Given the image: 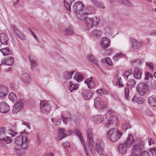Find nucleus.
Returning a JSON list of instances; mask_svg holds the SVG:
<instances>
[{
	"mask_svg": "<svg viewBox=\"0 0 156 156\" xmlns=\"http://www.w3.org/2000/svg\"><path fill=\"white\" fill-rule=\"evenodd\" d=\"M23 133L20 136L16 137L14 139L15 144L18 146H21L22 149H26L28 147V140L26 135Z\"/></svg>",
	"mask_w": 156,
	"mask_h": 156,
	"instance_id": "f257e3e1",
	"label": "nucleus"
},
{
	"mask_svg": "<svg viewBox=\"0 0 156 156\" xmlns=\"http://www.w3.org/2000/svg\"><path fill=\"white\" fill-rule=\"evenodd\" d=\"M122 135V133L117 129L112 128L108 132L107 134V137L112 142H115Z\"/></svg>",
	"mask_w": 156,
	"mask_h": 156,
	"instance_id": "f03ea898",
	"label": "nucleus"
},
{
	"mask_svg": "<svg viewBox=\"0 0 156 156\" xmlns=\"http://www.w3.org/2000/svg\"><path fill=\"white\" fill-rule=\"evenodd\" d=\"M113 112L109 111L106 114L105 118L108 122L105 125L106 127H108L111 124L116 123L117 122L116 118L113 115Z\"/></svg>",
	"mask_w": 156,
	"mask_h": 156,
	"instance_id": "7ed1b4c3",
	"label": "nucleus"
},
{
	"mask_svg": "<svg viewBox=\"0 0 156 156\" xmlns=\"http://www.w3.org/2000/svg\"><path fill=\"white\" fill-rule=\"evenodd\" d=\"M99 20V18L96 16L92 18H87L86 21V24L88 29H90L92 26H97Z\"/></svg>",
	"mask_w": 156,
	"mask_h": 156,
	"instance_id": "20e7f679",
	"label": "nucleus"
},
{
	"mask_svg": "<svg viewBox=\"0 0 156 156\" xmlns=\"http://www.w3.org/2000/svg\"><path fill=\"white\" fill-rule=\"evenodd\" d=\"M41 111L44 114L48 113L51 110V107L46 101L43 100L41 101L40 103Z\"/></svg>",
	"mask_w": 156,
	"mask_h": 156,
	"instance_id": "39448f33",
	"label": "nucleus"
},
{
	"mask_svg": "<svg viewBox=\"0 0 156 156\" xmlns=\"http://www.w3.org/2000/svg\"><path fill=\"white\" fill-rule=\"evenodd\" d=\"M136 89L138 93L140 95L143 96L147 91V85L144 83H140L137 86Z\"/></svg>",
	"mask_w": 156,
	"mask_h": 156,
	"instance_id": "423d86ee",
	"label": "nucleus"
},
{
	"mask_svg": "<svg viewBox=\"0 0 156 156\" xmlns=\"http://www.w3.org/2000/svg\"><path fill=\"white\" fill-rule=\"evenodd\" d=\"M94 105L96 108L103 109L106 106V103L105 102L101 101L99 98L97 97L94 99Z\"/></svg>",
	"mask_w": 156,
	"mask_h": 156,
	"instance_id": "0eeeda50",
	"label": "nucleus"
},
{
	"mask_svg": "<svg viewBox=\"0 0 156 156\" xmlns=\"http://www.w3.org/2000/svg\"><path fill=\"white\" fill-rule=\"evenodd\" d=\"M142 149L138 145H134L132 149V155L133 156H140Z\"/></svg>",
	"mask_w": 156,
	"mask_h": 156,
	"instance_id": "6e6552de",
	"label": "nucleus"
},
{
	"mask_svg": "<svg viewBox=\"0 0 156 156\" xmlns=\"http://www.w3.org/2000/svg\"><path fill=\"white\" fill-rule=\"evenodd\" d=\"M9 105L5 101H2L0 103V112L5 113L7 112L9 110Z\"/></svg>",
	"mask_w": 156,
	"mask_h": 156,
	"instance_id": "1a4fd4ad",
	"label": "nucleus"
},
{
	"mask_svg": "<svg viewBox=\"0 0 156 156\" xmlns=\"http://www.w3.org/2000/svg\"><path fill=\"white\" fill-rule=\"evenodd\" d=\"M94 92L90 90H85L82 92L83 97L86 100L90 99L92 96Z\"/></svg>",
	"mask_w": 156,
	"mask_h": 156,
	"instance_id": "9d476101",
	"label": "nucleus"
},
{
	"mask_svg": "<svg viewBox=\"0 0 156 156\" xmlns=\"http://www.w3.org/2000/svg\"><path fill=\"white\" fill-rule=\"evenodd\" d=\"M23 102L22 100H20L16 102L14 105L12 110L13 113L16 114L20 110L22 106Z\"/></svg>",
	"mask_w": 156,
	"mask_h": 156,
	"instance_id": "9b49d317",
	"label": "nucleus"
},
{
	"mask_svg": "<svg viewBox=\"0 0 156 156\" xmlns=\"http://www.w3.org/2000/svg\"><path fill=\"white\" fill-rule=\"evenodd\" d=\"M84 6L83 3L80 2H78L75 3L73 5V10L74 11L76 14L77 13H80L79 11L83 9Z\"/></svg>",
	"mask_w": 156,
	"mask_h": 156,
	"instance_id": "f8f14e48",
	"label": "nucleus"
},
{
	"mask_svg": "<svg viewBox=\"0 0 156 156\" xmlns=\"http://www.w3.org/2000/svg\"><path fill=\"white\" fill-rule=\"evenodd\" d=\"M131 45L132 48L135 49H138L143 45V43L133 39L131 40Z\"/></svg>",
	"mask_w": 156,
	"mask_h": 156,
	"instance_id": "ddd939ff",
	"label": "nucleus"
},
{
	"mask_svg": "<svg viewBox=\"0 0 156 156\" xmlns=\"http://www.w3.org/2000/svg\"><path fill=\"white\" fill-rule=\"evenodd\" d=\"M101 43L102 47L104 48H106L110 46V40L108 38L104 37L101 39Z\"/></svg>",
	"mask_w": 156,
	"mask_h": 156,
	"instance_id": "4468645a",
	"label": "nucleus"
},
{
	"mask_svg": "<svg viewBox=\"0 0 156 156\" xmlns=\"http://www.w3.org/2000/svg\"><path fill=\"white\" fill-rule=\"evenodd\" d=\"M134 141V139L133 136L131 134H129L128 136L125 139L124 141V144L127 147H131L133 144V142Z\"/></svg>",
	"mask_w": 156,
	"mask_h": 156,
	"instance_id": "2eb2a0df",
	"label": "nucleus"
},
{
	"mask_svg": "<svg viewBox=\"0 0 156 156\" xmlns=\"http://www.w3.org/2000/svg\"><path fill=\"white\" fill-rule=\"evenodd\" d=\"M96 151L101 156H107L105 154L103 148L100 144H97L96 145Z\"/></svg>",
	"mask_w": 156,
	"mask_h": 156,
	"instance_id": "dca6fc26",
	"label": "nucleus"
},
{
	"mask_svg": "<svg viewBox=\"0 0 156 156\" xmlns=\"http://www.w3.org/2000/svg\"><path fill=\"white\" fill-rule=\"evenodd\" d=\"M9 38L7 35L4 33L0 34V42L2 44L7 45Z\"/></svg>",
	"mask_w": 156,
	"mask_h": 156,
	"instance_id": "f3484780",
	"label": "nucleus"
},
{
	"mask_svg": "<svg viewBox=\"0 0 156 156\" xmlns=\"http://www.w3.org/2000/svg\"><path fill=\"white\" fill-rule=\"evenodd\" d=\"M22 79L24 82L27 84L30 83L31 80L30 76L27 73L22 74Z\"/></svg>",
	"mask_w": 156,
	"mask_h": 156,
	"instance_id": "a211bd4d",
	"label": "nucleus"
},
{
	"mask_svg": "<svg viewBox=\"0 0 156 156\" xmlns=\"http://www.w3.org/2000/svg\"><path fill=\"white\" fill-rule=\"evenodd\" d=\"M80 140L81 141V144L83 145L85 150L87 156H91L90 153L91 152H92V151L90 148L89 147V146L87 145V144L86 145L85 144H84V141L83 140V138H81V139Z\"/></svg>",
	"mask_w": 156,
	"mask_h": 156,
	"instance_id": "6ab92c4d",
	"label": "nucleus"
},
{
	"mask_svg": "<svg viewBox=\"0 0 156 156\" xmlns=\"http://www.w3.org/2000/svg\"><path fill=\"white\" fill-rule=\"evenodd\" d=\"M87 58L88 60L95 65L98 66V61L97 59L95 58L92 54H89L87 55Z\"/></svg>",
	"mask_w": 156,
	"mask_h": 156,
	"instance_id": "aec40b11",
	"label": "nucleus"
},
{
	"mask_svg": "<svg viewBox=\"0 0 156 156\" xmlns=\"http://www.w3.org/2000/svg\"><path fill=\"white\" fill-rule=\"evenodd\" d=\"M149 104L152 106H156V96L152 95L149 98L148 100Z\"/></svg>",
	"mask_w": 156,
	"mask_h": 156,
	"instance_id": "412c9836",
	"label": "nucleus"
},
{
	"mask_svg": "<svg viewBox=\"0 0 156 156\" xmlns=\"http://www.w3.org/2000/svg\"><path fill=\"white\" fill-rule=\"evenodd\" d=\"M87 134L89 140L90 142V144L92 145V143H94L93 137L92 134V131L91 129H88L87 130ZM88 144H90L88 143Z\"/></svg>",
	"mask_w": 156,
	"mask_h": 156,
	"instance_id": "4be33fe9",
	"label": "nucleus"
},
{
	"mask_svg": "<svg viewBox=\"0 0 156 156\" xmlns=\"http://www.w3.org/2000/svg\"><path fill=\"white\" fill-rule=\"evenodd\" d=\"M127 146L125 144H121L119 146L118 150L119 152L122 154H125L127 150Z\"/></svg>",
	"mask_w": 156,
	"mask_h": 156,
	"instance_id": "5701e85b",
	"label": "nucleus"
},
{
	"mask_svg": "<svg viewBox=\"0 0 156 156\" xmlns=\"http://www.w3.org/2000/svg\"><path fill=\"white\" fill-rule=\"evenodd\" d=\"M88 14L86 12L83 13L81 14L80 13H77L76 16L77 17L81 20L84 21L87 19V18Z\"/></svg>",
	"mask_w": 156,
	"mask_h": 156,
	"instance_id": "b1692460",
	"label": "nucleus"
},
{
	"mask_svg": "<svg viewBox=\"0 0 156 156\" xmlns=\"http://www.w3.org/2000/svg\"><path fill=\"white\" fill-rule=\"evenodd\" d=\"M14 62V59L12 57H10L8 59H3L1 62V64H5L7 65L11 66L12 65Z\"/></svg>",
	"mask_w": 156,
	"mask_h": 156,
	"instance_id": "393cba45",
	"label": "nucleus"
},
{
	"mask_svg": "<svg viewBox=\"0 0 156 156\" xmlns=\"http://www.w3.org/2000/svg\"><path fill=\"white\" fill-rule=\"evenodd\" d=\"M60 134L59 136L57 138L58 140H61L63 138L67 136L66 132L64 130L63 128H61L60 129Z\"/></svg>",
	"mask_w": 156,
	"mask_h": 156,
	"instance_id": "a878e982",
	"label": "nucleus"
},
{
	"mask_svg": "<svg viewBox=\"0 0 156 156\" xmlns=\"http://www.w3.org/2000/svg\"><path fill=\"white\" fill-rule=\"evenodd\" d=\"M85 83L87 84L88 87L89 88H92L94 87V83L91 78L86 79L85 80Z\"/></svg>",
	"mask_w": 156,
	"mask_h": 156,
	"instance_id": "bb28decb",
	"label": "nucleus"
},
{
	"mask_svg": "<svg viewBox=\"0 0 156 156\" xmlns=\"http://www.w3.org/2000/svg\"><path fill=\"white\" fill-rule=\"evenodd\" d=\"M70 84L69 89L71 92L74 90H76L79 87V85L78 83L74 84L70 82Z\"/></svg>",
	"mask_w": 156,
	"mask_h": 156,
	"instance_id": "cd10ccee",
	"label": "nucleus"
},
{
	"mask_svg": "<svg viewBox=\"0 0 156 156\" xmlns=\"http://www.w3.org/2000/svg\"><path fill=\"white\" fill-rule=\"evenodd\" d=\"M0 139L1 140L5 142L7 144L10 143L12 141L11 138L10 137L5 135L1 137Z\"/></svg>",
	"mask_w": 156,
	"mask_h": 156,
	"instance_id": "c85d7f7f",
	"label": "nucleus"
},
{
	"mask_svg": "<svg viewBox=\"0 0 156 156\" xmlns=\"http://www.w3.org/2000/svg\"><path fill=\"white\" fill-rule=\"evenodd\" d=\"M0 51L3 53V55L5 56L9 55L11 54V51L7 47L5 48L1 49L0 50Z\"/></svg>",
	"mask_w": 156,
	"mask_h": 156,
	"instance_id": "c756f323",
	"label": "nucleus"
},
{
	"mask_svg": "<svg viewBox=\"0 0 156 156\" xmlns=\"http://www.w3.org/2000/svg\"><path fill=\"white\" fill-rule=\"evenodd\" d=\"M73 29L70 27L66 28L65 30V35L67 36L72 35L73 33Z\"/></svg>",
	"mask_w": 156,
	"mask_h": 156,
	"instance_id": "7c9ffc66",
	"label": "nucleus"
},
{
	"mask_svg": "<svg viewBox=\"0 0 156 156\" xmlns=\"http://www.w3.org/2000/svg\"><path fill=\"white\" fill-rule=\"evenodd\" d=\"M94 121L97 123H100L104 120V117L101 115H98L95 116L94 118Z\"/></svg>",
	"mask_w": 156,
	"mask_h": 156,
	"instance_id": "2f4dec72",
	"label": "nucleus"
},
{
	"mask_svg": "<svg viewBox=\"0 0 156 156\" xmlns=\"http://www.w3.org/2000/svg\"><path fill=\"white\" fill-rule=\"evenodd\" d=\"M72 3V1H68L66 0H64V6L67 10L70 12V5Z\"/></svg>",
	"mask_w": 156,
	"mask_h": 156,
	"instance_id": "473e14b6",
	"label": "nucleus"
},
{
	"mask_svg": "<svg viewBox=\"0 0 156 156\" xmlns=\"http://www.w3.org/2000/svg\"><path fill=\"white\" fill-rule=\"evenodd\" d=\"M98 94L102 96L104 94H107L108 93V91L105 89H99L97 90Z\"/></svg>",
	"mask_w": 156,
	"mask_h": 156,
	"instance_id": "72a5a7b5",
	"label": "nucleus"
},
{
	"mask_svg": "<svg viewBox=\"0 0 156 156\" xmlns=\"http://www.w3.org/2000/svg\"><path fill=\"white\" fill-rule=\"evenodd\" d=\"M74 79L78 82H80L82 81L83 77L81 74L76 73L74 77Z\"/></svg>",
	"mask_w": 156,
	"mask_h": 156,
	"instance_id": "f704fd0d",
	"label": "nucleus"
},
{
	"mask_svg": "<svg viewBox=\"0 0 156 156\" xmlns=\"http://www.w3.org/2000/svg\"><path fill=\"white\" fill-rule=\"evenodd\" d=\"M142 73L140 70L138 69L135 70L134 74V77L136 79H139L141 77Z\"/></svg>",
	"mask_w": 156,
	"mask_h": 156,
	"instance_id": "c9c22d12",
	"label": "nucleus"
},
{
	"mask_svg": "<svg viewBox=\"0 0 156 156\" xmlns=\"http://www.w3.org/2000/svg\"><path fill=\"white\" fill-rule=\"evenodd\" d=\"M92 1L96 6L102 9L104 8V5L102 3L99 2L97 0H92Z\"/></svg>",
	"mask_w": 156,
	"mask_h": 156,
	"instance_id": "e433bc0d",
	"label": "nucleus"
},
{
	"mask_svg": "<svg viewBox=\"0 0 156 156\" xmlns=\"http://www.w3.org/2000/svg\"><path fill=\"white\" fill-rule=\"evenodd\" d=\"M125 56V55H124L121 53H118L114 56L113 59L115 61H117L119 58Z\"/></svg>",
	"mask_w": 156,
	"mask_h": 156,
	"instance_id": "4c0bfd02",
	"label": "nucleus"
},
{
	"mask_svg": "<svg viewBox=\"0 0 156 156\" xmlns=\"http://www.w3.org/2000/svg\"><path fill=\"white\" fill-rule=\"evenodd\" d=\"M9 99L12 102H14L16 100L17 98L13 93H10L9 95Z\"/></svg>",
	"mask_w": 156,
	"mask_h": 156,
	"instance_id": "58836bf2",
	"label": "nucleus"
},
{
	"mask_svg": "<svg viewBox=\"0 0 156 156\" xmlns=\"http://www.w3.org/2000/svg\"><path fill=\"white\" fill-rule=\"evenodd\" d=\"M136 83L134 80L131 79L128 82L127 85L131 87V88H132L135 87Z\"/></svg>",
	"mask_w": 156,
	"mask_h": 156,
	"instance_id": "ea45409f",
	"label": "nucleus"
},
{
	"mask_svg": "<svg viewBox=\"0 0 156 156\" xmlns=\"http://www.w3.org/2000/svg\"><path fill=\"white\" fill-rule=\"evenodd\" d=\"M92 33L97 37H100L101 35V32L98 30H94L92 32Z\"/></svg>",
	"mask_w": 156,
	"mask_h": 156,
	"instance_id": "a19ab883",
	"label": "nucleus"
},
{
	"mask_svg": "<svg viewBox=\"0 0 156 156\" xmlns=\"http://www.w3.org/2000/svg\"><path fill=\"white\" fill-rule=\"evenodd\" d=\"M119 2L122 3L127 6H129L131 4V2L128 0H118Z\"/></svg>",
	"mask_w": 156,
	"mask_h": 156,
	"instance_id": "79ce46f5",
	"label": "nucleus"
},
{
	"mask_svg": "<svg viewBox=\"0 0 156 156\" xmlns=\"http://www.w3.org/2000/svg\"><path fill=\"white\" fill-rule=\"evenodd\" d=\"M4 92H1V89H0V97L4 98L8 94L7 90L6 88H3Z\"/></svg>",
	"mask_w": 156,
	"mask_h": 156,
	"instance_id": "37998d69",
	"label": "nucleus"
},
{
	"mask_svg": "<svg viewBox=\"0 0 156 156\" xmlns=\"http://www.w3.org/2000/svg\"><path fill=\"white\" fill-rule=\"evenodd\" d=\"M129 90L128 87H125V95L126 99L129 100L128 98L129 97Z\"/></svg>",
	"mask_w": 156,
	"mask_h": 156,
	"instance_id": "c03bdc74",
	"label": "nucleus"
},
{
	"mask_svg": "<svg viewBox=\"0 0 156 156\" xmlns=\"http://www.w3.org/2000/svg\"><path fill=\"white\" fill-rule=\"evenodd\" d=\"M30 62L31 63V69L32 70H33L34 68L36 66L37 64L35 61L33 60L30 59Z\"/></svg>",
	"mask_w": 156,
	"mask_h": 156,
	"instance_id": "a18cd8bd",
	"label": "nucleus"
},
{
	"mask_svg": "<svg viewBox=\"0 0 156 156\" xmlns=\"http://www.w3.org/2000/svg\"><path fill=\"white\" fill-rule=\"evenodd\" d=\"M62 117L63 122L65 124H66L68 121H70L71 119L70 118H66L63 116V115H62Z\"/></svg>",
	"mask_w": 156,
	"mask_h": 156,
	"instance_id": "49530a36",
	"label": "nucleus"
},
{
	"mask_svg": "<svg viewBox=\"0 0 156 156\" xmlns=\"http://www.w3.org/2000/svg\"><path fill=\"white\" fill-rule=\"evenodd\" d=\"M74 71H72L71 72H66V78L68 79H70L71 78V77L74 73Z\"/></svg>",
	"mask_w": 156,
	"mask_h": 156,
	"instance_id": "de8ad7c7",
	"label": "nucleus"
},
{
	"mask_svg": "<svg viewBox=\"0 0 156 156\" xmlns=\"http://www.w3.org/2000/svg\"><path fill=\"white\" fill-rule=\"evenodd\" d=\"M17 35V37L21 39L24 40L25 39V35L21 32H20Z\"/></svg>",
	"mask_w": 156,
	"mask_h": 156,
	"instance_id": "09e8293b",
	"label": "nucleus"
},
{
	"mask_svg": "<svg viewBox=\"0 0 156 156\" xmlns=\"http://www.w3.org/2000/svg\"><path fill=\"white\" fill-rule=\"evenodd\" d=\"M153 77V75L149 72H147L145 74V80H148L149 78H152Z\"/></svg>",
	"mask_w": 156,
	"mask_h": 156,
	"instance_id": "8fccbe9b",
	"label": "nucleus"
},
{
	"mask_svg": "<svg viewBox=\"0 0 156 156\" xmlns=\"http://www.w3.org/2000/svg\"><path fill=\"white\" fill-rule=\"evenodd\" d=\"M75 133L76 135L80 139H81V138H83L82 134L79 130H76Z\"/></svg>",
	"mask_w": 156,
	"mask_h": 156,
	"instance_id": "3c124183",
	"label": "nucleus"
},
{
	"mask_svg": "<svg viewBox=\"0 0 156 156\" xmlns=\"http://www.w3.org/2000/svg\"><path fill=\"white\" fill-rule=\"evenodd\" d=\"M5 130L4 128H2L0 129V138L1 137L5 136Z\"/></svg>",
	"mask_w": 156,
	"mask_h": 156,
	"instance_id": "603ef678",
	"label": "nucleus"
},
{
	"mask_svg": "<svg viewBox=\"0 0 156 156\" xmlns=\"http://www.w3.org/2000/svg\"><path fill=\"white\" fill-rule=\"evenodd\" d=\"M132 63L134 65L138 66L140 65L141 62L140 60H136L132 61Z\"/></svg>",
	"mask_w": 156,
	"mask_h": 156,
	"instance_id": "864d4df0",
	"label": "nucleus"
},
{
	"mask_svg": "<svg viewBox=\"0 0 156 156\" xmlns=\"http://www.w3.org/2000/svg\"><path fill=\"white\" fill-rule=\"evenodd\" d=\"M103 60L106 61L107 64L110 66H112V62L108 57L106 58H104L103 59Z\"/></svg>",
	"mask_w": 156,
	"mask_h": 156,
	"instance_id": "5fc2aeb1",
	"label": "nucleus"
},
{
	"mask_svg": "<svg viewBox=\"0 0 156 156\" xmlns=\"http://www.w3.org/2000/svg\"><path fill=\"white\" fill-rule=\"evenodd\" d=\"M132 73V71L131 70H129L126 71L125 73V76L126 77V78L127 79L128 76Z\"/></svg>",
	"mask_w": 156,
	"mask_h": 156,
	"instance_id": "6e6d98bb",
	"label": "nucleus"
},
{
	"mask_svg": "<svg viewBox=\"0 0 156 156\" xmlns=\"http://www.w3.org/2000/svg\"><path fill=\"white\" fill-rule=\"evenodd\" d=\"M8 133L9 134L12 135V137L14 136L15 135L17 134V133L14 132L11 129H9L8 130Z\"/></svg>",
	"mask_w": 156,
	"mask_h": 156,
	"instance_id": "4d7b16f0",
	"label": "nucleus"
},
{
	"mask_svg": "<svg viewBox=\"0 0 156 156\" xmlns=\"http://www.w3.org/2000/svg\"><path fill=\"white\" fill-rule=\"evenodd\" d=\"M12 28L13 29L14 33L16 34V35L18 34L20 31L18 30L17 28L16 27L13 26L12 27Z\"/></svg>",
	"mask_w": 156,
	"mask_h": 156,
	"instance_id": "13d9d810",
	"label": "nucleus"
},
{
	"mask_svg": "<svg viewBox=\"0 0 156 156\" xmlns=\"http://www.w3.org/2000/svg\"><path fill=\"white\" fill-rule=\"evenodd\" d=\"M152 156H156V148H152L151 149Z\"/></svg>",
	"mask_w": 156,
	"mask_h": 156,
	"instance_id": "bf43d9fd",
	"label": "nucleus"
},
{
	"mask_svg": "<svg viewBox=\"0 0 156 156\" xmlns=\"http://www.w3.org/2000/svg\"><path fill=\"white\" fill-rule=\"evenodd\" d=\"M140 156H150L149 153L146 151H144L141 154Z\"/></svg>",
	"mask_w": 156,
	"mask_h": 156,
	"instance_id": "052dcab7",
	"label": "nucleus"
},
{
	"mask_svg": "<svg viewBox=\"0 0 156 156\" xmlns=\"http://www.w3.org/2000/svg\"><path fill=\"white\" fill-rule=\"evenodd\" d=\"M146 64L151 69L153 70V65L152 63L147 62Z\"/></svg>",
	"mask_w": 156,
	"mask_h": 156,
	"instance_id": "680f3d73",
	"label": "nucleus"
},
{
	"mask_svg": "<svg viewBox=\"0 0 156 156\" xmlns=\"http://www.w3.org/2000/svg\"><path fill=\"white\" fill-rule=\"evenodd\" d=\"M63 147L65 148H67L69 147L70 146V144L69 143L66 142L62 144Z\"/></svg>",
	"mask_w": 156,
	"mask_h": 156,
	"instance_id": "e2e57ef3",
	"label": "nucleus"
},
{
	"mask_svg": "<svg viewBox=\"0 0 156 156\" xmlns=\"http://www.w3.org/2000/svg\"><path fill=\"white\" fill-rule=\"evenodd\" d=\"M61 122V119H60L58 121L56 122L55 123L56 125H59Z\"/></svg>",
	"mask_w": 156,
	"mask_h": 156,
	"instance_id": "0e129e2a",
	"label": "nucleus"
},
{
	"mask_svg": "<svg viewBox=\"0 0 156 156\" xmlns=\"http://www.w3.org/2000/svg\"><path fill=\"white\" fill-rule=\"evenodd\" d=\"M59 60L60 61H63L66 63H67V61L66 59L63 58H59Z\"/></svg>",
	"mask_w": 156,
	"mask_h": 156,
	"instance_id": "69168bd1",
	"label": "nucleus"
},
{
	"mask_svg": "<svg viewBox=\"0 0 156 156\" xmlns=\"http://www.w3.org/2000/svg\"><path fill=\"white\" fill-rule=\"evenodd\" d=\"M68 133H66L67 136L73 133V131L72 130H69L68 131Z\"/></svg>",
	"mask_w": 156,
	"mask_h": 156,
	"instance_id": "338daca9",
	"label": "nucleus"
},
{
	"mask_svg": "<svg viewBox=\"0 0 156 156\" xmlns=\"http://www.w3.org/2000/svg\"><path fill=\"white\" fill-rule=\"evenodd\" d=\"M148 142L150 145H151L153 144V141L151 140V139L149 140Z\"/></svg>",
	"mask_w": 156,
	"mask_h": 156,
	"instance_id": "774afa93",
	"label": "nucleus"
}]
</instances>
